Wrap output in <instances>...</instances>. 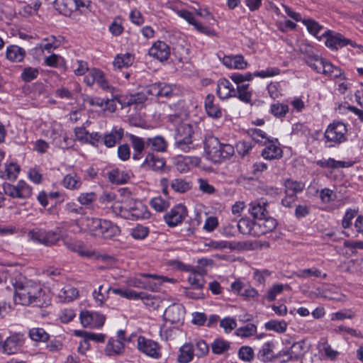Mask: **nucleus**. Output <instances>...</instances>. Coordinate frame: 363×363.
Listing matches in <instances>:
<instances>
[{
    "mask_svg": "<svg viewBox=\"0 0 363 363\" xmlns=\"http://www.w3.org/2000/svg\"><path fill=\"white\" fill-rule=\"evenodd\" d=\"M291 347L294 353L291 358H295V360L302 359L309 350V346L306 345L305 340L294 342Z\"/></svg>",
    "mask_w": 363,
    "mask_h": 363,
    "instance_id": "nucleus-41",
    "label": "nucleus"
},
{
    "mask_svg": "<svg viewBox=\"0 0 363 363\" xmlns=\"http://www.w3.org/2000/svg\"><path fill=\"white\" fill-rule=\"evenodd\" d=\"M84 82L88 86H92L96 83L102 89L113 92L114 88L111 86L106 79L104 74L96 68L90 69L89 73L84 77Z\"/></svg>",
    "mask_w": 363,
    "mask_h": 363,
    "instance_id": "nucleus-8",
    "label": "nucleus"
},
{
    "mask_svg": "<svg viewBox=\"0 0 363 363\" xmlns=\"http://www.w3.org/2000/svg\"><path fill=\"white\" fill-rule=\"evenodd\" d=\"M141 277L146 279H152V280H145V284L144 289L150 290V291H157L159 286L164 282L170 281L169 279L157 276L156 274H147V273H142L140 274Z\"/></svg>",
    "mask_w": 363,
    "mask_h": 363,
    "instance_id": "nucleus-22",
    "label": "nucleus"
},
{
    "mask_svg": "<svg viewBox=\"0 0 363 363\" xmlns=\"http://www.w3.org/2000/svg\"><path fill=\"white\" fill-rule=\"evenodd\" d=\"M21 343V336L17 334L11 335L2 345L3 352L8 354H14L18 352Z\"/></svg>",
    "mask_w": 363,
    "mask_h": 363,
    "instance_id": "nucleus-23",
    "label": "nucleus"
},
{
    "mask_svg": "<svg viewBox=\"0 0 363 363\" xmlns=\"http://www.w3.org/2000/svg\"><path fill=\"white\" fill-rule=\"evenodd\" d=\"M148 228L141 225H138L131 230V235L136 240H143L148 235Z\"/></svg>",
    "mask_w": 363,
    "mask_h": 363,
    "instance_id": "nucleus-64",
    "label": "nucleus"
},
{
    "mask_svg": "<svg viewBox=\"0 0 363 363\" xmlns=\"http://www.w3.org/2000/svg\"><path fill=\"white\" fill-rule=\"evenodd\" d=\"M86 226L90 234L96 238L109 240L121 233L119 227L108 220L87 218Z\"/></svg>",
    "mask_w": 363,
    "mask_h": 363,
    "instance_id": "nucleus-2",
    "label": "nucleus"
},
{
    "mask_svg": "<svg viewBox=\"0 0 363 363\" xmlns=\"http://www.w3.org/2000/svg\"><path fill=\"white\" fill-rule=\"evenodd\" d=\"M235 96L241 101L249 104L252 101V89L250 88V84H242L235 88Z\"/></svg>",
    "mask_w": 363,
    "mask_h": 363,
    "instance_id": "nucleus-38",
    "label": "nucleus"
},
{
    "mask_svg": "<svg viewBox=\"0 0 363 363\" xmlns=\"http://www.w3.org/2000/svg\"><path fill=\"white\" fill-rule=\"evenodd\" d=\"M262 155L267 160H275L282 156L281 148L274 143H269L262 152Z\"/></svg>",
    "mask_w": 363,
    "mask_h": 363,
    "instance_id": "nucleus-43",
    "label": "nucleus"
},
{
    "mask_svg": "<svg viewBox=\"0 0 363 363\" xmlns=\"http://www.w3.org/2000/svg\"><path fill=\"white\" fill-rule=\"evenodd\" d=\"M280 69L277 67H268L265 70L255 72L253 74L250 72H246L243 74L244 82H250L252 80L254 77L267 78L272 77L279 74Z\"/></svg>",
    "mask_w": 363,
    "mask_h": 363,
    "instance_id": "nucleus-28",
    "label": "nucleus"
},
{
    "mask_svg": "<svg viewBox=\"0 0 363 363\" xmlns=\"http://www.w3.org/2000/svg\"><path fill=\"white\" fill-rule=\"evenodd\" d=\"M257 332V327L252 323H248L244 327L239 328L236 330L235 334L242 337H248Z\"/></svg>",
    "mask_w": 363,
    "mask_h": 363,
    "instance_id": "nucleus-59",
    "label": "nucleus"
},
{
    "mask_svg": "<svg viewBox=\"0 0 363 363\" xmlns=\"http://www.w3.org/2000/svg\"><path fill=\"white\" fill-rule=\"evenodd\" d=\"M61 39H62L61 36L57 38L55 35H50L44 38L42 43L38 45L37 48L40 49L42 52L45 50L50 53L61 45Z\"/></svg>",
    "mask_w": 363,
    "mask_h": 363,
    "instance_id": "nucleus-27",
    "label": "nucleus"
},
{
    "mask_svg": "<svg viewBox=\"0 0 363 363\" xmlns=\"http://www.w3.org/2000/svg\"><path fill=\"white\" fill-rule=\"evenodd\" d=\"M165 165L163 159L155 157L152 154H148L142 164V167L146 169H150L155 171L162 169Z\"/></svg>",
    "mask_w": 363,
    "mask_h": 363,
    "instance_id": "nucleus-32",
    "label": "nucleus"
},
{
    "mask_svg": "<svg viewBox=\"0 0 363 363\" xmlns=\"http://www.w3.org/2000/svg\"><path fill=\"white\" fill-rule=\"evenodd\" d=\"M188 280L192 289H202L204 284V279L201 274L192 271L189 277Z\"/></svg>",
    "mask_w": 363,
    "mask_h": 363,
    "instance_id": "nucleus-54",
    "label": "nucleus"
},
{
    "mask_svg": "<svg viewBox=\"0 0 363 363\" xmlns=\"http://www.w3.org/2000/svg\"><path fill=\"white\" fill-rule=\"evenodd\" d=\"M129 138L134 150L133 158L135 160L141 159L143 157V152L145 149V146L146 145V141H145L142 138L132 134L129 135Z\"/></svg>",
    "mask_w": 363,
    "mask_h": 363,
    "instance_id": "nucleus-29",
    "label": "nucleus"
},
{
    "mask_svg": "<svg viewBox=\"0 0 363 363\" xmlns=\"http://www.w3.org/2000/svg\"><path fill=\"white\" fill-rule=\"evenodd\" d=\"M30 338L36 342H45L49 338V335L43 328H33L29 332Z\"/></svg>",
    "mask_w": 363,
    "mask_h": 363,
    "instance_id": "nucleus-58",
    "label": "nucleus"
},
{
    "mask_svg": "<svg viewBox=\"0 0 363 363\" xmlns=\"http://www.w3.org/2000/svg\"><path fill=\"white\" fill-rule=\"evenodd\" d=\"M118 216L125 219L133 220H138L147 217V210L145 205L142 203H138L136 204L135 208L130 214H129L128 212H126L125 210H120V211H118Z\"/></svg>",
    "mask_w": 363,
    "mask_h": 363,
    "instance_id": "nucleus-21",
    "label": "nucleus"
},
{
    "mask_svg": "<svg viewBox=\"0 0 363 363\" xmlns=\"http://www.w3.org/2000/svg\"><path fill=\"white\" fill-rule=\"evenodd\" d=\"M325 45L332 50H338L340 48L345 47L347 45L354 46L353 42L350 39L345 38L340 33L333 34L331 31L326 33Z\"/></svg>",
    "mask_w": 363,
    "mask_h": 363,
    "instance_id": "nucleus-13",
    "label": "nucleus"
},
{
    "mask_svg": "<svg viewBox=\"0 0 363 363\" xmlns=\"http://www.w3.org/2000/svg\"><path fill=\"white\" fill-rule=\"evenodd\" d=\"M265 328L267 330L282 333L286 331L287 323L284 320L278 321L271 320L265 323Z\"/></svg>",
    "mask_w": 363,
    "mask_h": 363,
    "instance_id": "nucleus-57",
    "label": "nucleus"
},
{
    "mask_svg": "<svg viewBox=\"0 0 363 363\" xmlns=\"http://www.w3.org/2000/svg\"><path fill=\"white\" fill-rule=\"evenodd\" d=\"M124 132L123 129L114 128L109 133H107L103 138L104 144L107 147L115 146L117 142L122 139Z\"/></svg>",
    "mask_w": 363,
    "mask_h": 363,
    "instance_id": "nucleus-31",
    "label": "nucleus"
},
{
    "mask_svg": "<svg viewBox=\"0 0 363 363\" xmlns=\"http://www.w3.org/2000/svg\"><path fill=\"white\" fill-rule=\"evenodd\" d=\"M79 295L78 290L71 286H66L60 289L58 297L64 302H70Z\"/></svg>",
    "mask_w": 363,
    "mask_h": 363,
    "instance_id": "nucleus-45",
    "label": "nucleus"
},
{
    "mask_svg": "<svg viewBox=\"0 0 363 363\" xmlns=\"http://www.w3.org/2000/svg\"><path fill=\"white\" fill-rule=\"evenodd\" d=\"M112 292L116 295H119L123 298H125L130 300L149 298V297L145 296L144 293H138L130 289H113Z\"/></svg>",
    "mask_w": 363,
    "mask_h": 363,
    "instance_id": "nucleus-40",
    "label": "nucleus"
},
{
    "mask_svg": "<svg viewBox=\"0 0 363 363\" xmlns=\"http://www.w3.org/2000/svg\"><path fill=\"white\" fill-rule=\"evenodd\" d=\"M96 200V194L94 192L81 193L77 198V201L85 206H90Z\"/></svg>",
    "mask_w": 363,
    "mask_h": 363,
    "instance_id": "nucleus-63",
    "label": "nucleus"
},
{
    "mask_svg": "<svg viewBox=\"0 0 363 363\" xmlns=\"http://www.w3.org/2000/svg\"><path fill=\"white\" fill-rule=\"evenodd\" d=\"M146 146L157 152H164L167 147V143L162 136L149 138L146 140Z\"/></svg>",
    "mask_w": 363,
    "mask_h": 363,
    "instance_id": "nucleus-35",
    "label": "nucleus"
},
{
    "mask_svg": "<svg viewBox=\"0 0 363 363\" xmlns=\"http://www.w3.org/2000/svg\"><path fill=\"white\" fill-rule=\"evenodd\" d=\"M294 274L296 277L300 279H308L311 277H323V278H325L327 277L326 274H322L321 271L315 267L300 269L298 272H295Z\"/></svg>",
    "mask_w": 363,
    "mask_h": 363,
    "instance_id": "nucleus-51",
    "label": "nucleus"
},
{
    "mask_svg": "<svg viewBox=\"0 0 363 363\" xmlns=\"http://www.w3.org/2000/svg\"><path fill=\"white\" fill-rule=\"evenodd\" d=\"M177 13L179 16L186 21L189 24L194 26V28L200 33L208 36H214L216 35V32L213 30L199 23L195 19L194 14L190 11L184 9L178 10L177 11Z\"/></svg>",
    "mask_w": 363,
    "mask_h": 363,
    "instance_id": "nucleus-12",
    "label": "nucleus"
},
{
    "mask_svg": "<svg viewBox=\"0 0 363 363\" xmlns=\"http://www.w3.org/2000/svg\"><path fill=\"white\" fill-rule=\"evenodd\" d=\"M145 94L157 98H170L173 95V89L171 84L165 82H155L147 86L145 89Z\"/></svg>",
    "mask_w": 363,
    "mask_h": 363,
    "instance_id": "nucleus-11",
    "label": "nucleus"
},
{
    "mask_svg": "<svg viewBox=\"0 0 363 363\" xmlns=\"http://www.w3.org/2000/svg\"><path fill=\"white\" fill-rule=\"evenodd\" d=\"M134 61V57L130 53L118 55L113 62V66L117 69H122L130 67Z\"/></svg>",
    "mask_w": 363,
    "mask_h": 363,
    "instance_id": "nucleus-46",
    "label": "nucleus"
},
{
    "mask_svg": "<svg viewBox=\"0 0 363 363\" xmlns=\"http://www.w3.org/2000/svg\"><path fill=\"white\" fill-rule=\"evenodd\" d=\"M111 286H105L101 285L99 286L98 290H94L93 292V297L95 301L100 305H103L106 300L108 298L110 291H112Z\"/></svg>",
    "mask_w": 363,
    "mask_h": 363,
    "instance_id": "nucleus-49",
    "label": "nucleus"
},
{
    "mask_svg": "<svg viewBox=\"0 0 363 363\" xmlns=\"http://www.w3.org/2000/svg\"><path fill=\"white\" fill-rule=\"evenodd\" d=\"M186 216V207L182 204H178L164 216V219L167 225L172 228L180 224Z\"/></svg>",
    "mask_w": 363,
    "mask_h": 363,
    "instance_id": "nucleus-10",
    "label": "nucleus"
},
{
    "mask_svg": "<svg viewBox=\"0 0 363 363\" xmlns=\"http://www.w3.org/2000/svg\"><path fill=\"white\" fill-rule=\"evenodd\" d=\"M255 223L256 233H254V236H259L272 232L277 225L276 220L268 216L256 220Z\"/></svg>",
    "mask_w": 363,
    "mask_h": 363,
    "instance_id": "nucleus-14",
    "label": "nucleus"
},
{
    "mask_svg": "<svg viewBox=\"0 0 363 363\" xmlns=\"http://www.w3.org/2000/svg\"><path fill=\"white\" fill-rule=\"evenodd\" d=\"M192 187L191 182L184 179H174L171 182V188L177 193L184 194L189 191Z\"/></svg>",
    "mask_w": 363,
    "mask_h": 363,
    "instance_id": "nucleus-47",
    "label": "nucleus"
},
{
    "mask_svg": "<svg viewBox=\"0 0 363 363\" xmlns=\"http://www.w3.org/2000/svg\"><path fill=\"white\" fill-rule=\"evenodd\" d=\"M284 186L285 193L287 196L296 198V194L303 190L305 184L303 182L289 179L285 181Z\"/></svg>",
    "mask_w": 363,
    "mask_h": 363,
    "instance_id": "nucleus-33",
    "label": "nucleus"
},
{
    "mask_svg": "<svg viewBox=\"0 0 363 363\" xmlns=\"http://www.w3.org/2000/svg\"><path fill=\"white\" fill-rule=\"evenodd\" d=\"M184 308L179 304L169 306L164 313V317L167 321L172 323H177L184 318Z\"/></svg>",
    "mask_w": 363,
    "mask_h": 363,
    "instance_id": "nucleus-17",
    "label": "nucleus"
},
{
    "mask_svg": "<svg viewBox=\"0 0 363 363\" xmlns=\"http://www.w3.org/2000/svg\"><path fill=\"white\" fill-rule=\"evenodd\" d=\"M248 211L252 216L257 220L267 216L268 213L266 209V203L264 202L262 203L260 202L250 203Z\"/></svg>",
    "mask_w": 363,
    "mask_h": 363,
    "instance_id": "nucleus-34",
    "label": "nucleus"
},
{
    "mask_svg": "<svg viewBox=\"0 0 363 363\" xmlns=\"http://www.w3.org/2000/svg\"><path fill=\"white\" fill-rule=\"evenodd\" d=\"M60 240V235L54 231H46L44 230L43 245L51 246L55 245Z\"/></svg>",
    "mask_w": 363,
    "mask_h": 363,
    "instance_id": "nucleus-62",
    "label": "nucleus"
},
{
    "mask_svg": "<svg viewBox=\"0 0 363 363\" xmlns=\"http://www.w3.org/2000/svg\"><path fill=\"white\" fill-rule=\"evenodd\" d=\"M289 111V107L286 104L274 103L271 105L270 112L276 117H284Z\"/></svg>",
    "mask_w": 363,
    "mask_h": 363,
    "instance_id": "nucleus-60",
    "label": "nucleus"
},
{
    "mask_svg": "<svg viewBox=\"0 0 363 363\" xmlns=\"http://www.w3.org/2000/svg\"><path fill=\"white\" fill-rule=\"evenodd\" d=\"M2 186L4 194L13 199H27L32 195V187L23 180L18 181L16 185L4 182Z\"/></svg>",
    "mask_w": 363,
    "mask_h": 363,
    "instance_id": "nucleus-5",
    "label": "nucleus"
},
{
    "mask_svg": "<svg viewBox=\"0 0 363 363\" xmlns=\"http://www.w3.org/2000/svg\"><path fill=\"white\" fill-rule=\"evenodd\" d=\"M230 348V343L221 338L216 339L211 344L213 353L221 354L228 351Z\"/></svg>",
    "mask_w": 363,
    "mask_h": 363,
    "instance_id": "nucleus-52",
    "label": "nucleus"
},
{
    "mask_svg": "<svg viewBox=\"0 0 363 363\" xmlns=\"http://www.w3.org/2000/svg\"><path fill=\"white\" fill-rule=\"evenodd\" d=\"M194 346L191 344H185L179 350L178 361L180 363H189L193 359L194 355Z\"/></svg>",
    "mask_w": 363,
    "mask_h": 363,
    "instance_id": "nucleus-42",
    "label": "nucleus"
},
{
    "mask_svg": "<svg viewBox=\"0 0 363 363\" xmlns=\"http://www.w3.org/2000/svg\"><path fill=\"white\" fill-rule=\"evenodd\" d=\"M223 144L220 143L217 138L208 140L205 145L206 152L208 158L213 162H219L218 150L221 148Z\"/></svg>",
    "mask_w": 363,
    "mask_h": 363,
    "instance_id": "nucleus-25",
    "label": "nucleus"
},
{
    "mask_svg": "<svg viewBox=\"0 0 363 363\" xmlns=\"http://www.w3.org/2000/svg\"><path fill=\"white\" fill-rule=\"evenodd\" d=\"M11 283L15 289L14 301L16 303L23 306H41L42 289L40 285L28 280L21 275L12 279Z\"/></svg>",
    "mask_w": 363,
    "mask_h": 363,
    "instance_id": "nucleus-1",
    "label": "nucleus"
},
{
    "mask_svg": "<svg viewBox=\"0 0 363 363\" xmlns=\"http://www.w3.org/2000/svg\"><path fill=\"white\" fill-rule=\"evenodd\" d=\"M317 164L323 168H344L346 167V162L343 161H337L333 158H328L327 160H321L317 161Z\"/></svg>",
    "mask_w": 363,
    "mask_h": 363,
    "instance_id": "nucleus-56",
    "label": "nucleus"
},
{
    "mask_svg": "<svg viewBox=\"0 0 363 363\" xmlns=\"http://www.w3.org/2000/svg\"><path fill=\"white\" fill-rule=\"evenodd\" d=\"M235 88L232 83L225 79H220L217 84V94L221 99H226L235 96Z\"/></svg>",
    "mask_w": 363,
    "mask_h": 363,
    "instance_id": "nucleus-16",
    "label": "nucleus"
},
{
    "mask_svg": "<svg viewBox=\"0 0 363 363\" xmlns=\"http://www.w3.org/2000/svg\"><path fill=\"white\" fill-rule=\"evenodd\" d=\"M240 296L247 301H257L259 297V293L255 288L246 284Z\"/></svg>",
    "mask_w": 363,
    "mask_h": 363,
    "instance_id": "nucleus-61",
    "label": "nucleus"
},
{
    "mask_svg": "<svg viewBox=\"0 0 363 363\" xmlns=\"http://www.w3.org/2000/svg\"><path fill=\"white\" fill-rule=\"evenodd\" d=\"M150 204L157 212H163L170 206L169 201L161 196L152 199Z\"/></svg>",
    "mask_w": 363,
    "mask_h": 363,
    "instance_id": "nucleus-53",
    "label": "nucleus"
},
{
    "mask_svg": "<svg viewBox=\"0 0 363 363\" xmlns=\"http://www.w3.org/2000/svg\"><path fill=\"white\" fill-rule=\"evenodd\" d=\"M105 316L95 311H83L80 313L82 325L86 328H99L105 322Z\"/></svg>",
    "mask_w": 363,
    "mask_h": 363,
    "instance_id": "nucleus-9",
    "label": "nucleus"
},
{
    "mask_svg": "<svg viewBox=\"0 0 363 363\" xmlns=\"http://www.w3.org/2000/svg\"><path fill=\"white\" fill-rule=\"evenodd\" d=\"M63 186L70 190H77L81 188L82 180L75 173L68 174L62 179Z\"/></svg>",
    "mask_w": 363,
    "mask_h": 363,
    "instance_id": "nucleus-37",
    "label": "nucleus"
},
{
    "mask_svg": "<svg viewBox=\"0 0 363 363\" xmlns=\"http://www.w3.org/2000/svg\"><path fill=\"white\" fill-rule=\"evenodd\" d=\"M26 55V51L16 45H10L6 49V58L11 62H21Z\"/></svg>",
    "mask_w": 363,
    "mask_h": 363,
    "instance_id": "nucleus-18",
    "label": "nucleus"
},
{
    "mask_svg": "<svg viewBox=\"0 0 363 363\" xmlns=\"http://www.w3.org/2000/svg\"><path fill=\"white\" fill-rule=\"evenodd\" d=\"M137 347L139 351L152 358L159 359L162 356L159 343L144 336L138 337Z\"/></svg>",
    "mask_w": 363,
    "mask_h": 363,
    "instance_id": "nucleus-7",
    "label": "nucleus"
},
{
    "mask_svg": "<svg viewBox=\"0 0 363 363\" xmlns=\"http://www.w3.org/2000/svg\"><path fill=\"white\" fill-rule=\"evenodd\" d=\"M149 55L160 61H164L168 59L170 49L164 42L157 41L149 50Z\"/></svg>",
    "mask_w": 363,
    "mask_h": 363,
    "instance_id": "nucleus-15",
    "label": "nucleus"
},
{
    "mask_svg": "<svg viewBox=\"0 0 363 363\" xmlns=\"http://www.w3.org/2000/svg\"><path fill=\"white\" fill-rule=\"evenodd\" d=\"M347 131L346 125L343 123L333 122L328 126L324 136L326 142L330 143L329 146H335L347 140Z\"/></svg>",
    "mask_w": 363,
    "mask_h": 363,
    "instance_id": "nucleus-4",
    "label": "nucleus"
},
{
    "mask_svg": "<svg viewBox=\"0 0 363 363\" xmlns=\"http://www.w3.org/2000/svg\"><path fill=\"white\" fill-rule=\"evenodd\" d=\"M291 134L308 140L311 133L307 125L303 123H297L292 126Z\"/></svg>",
    "mask_w": 363,
    "mask_h": 363,
    "instance_id": "nucleus-50",
    "label": "nucleus"
},
{
    "mask_svg": "<svg viewBox=\"0 0 363 363\" xmlns=\"http://www.w3.org/2000/svg\"><path fill=\"white\" fill-rule=\"evenodd\" d=\"M215 97L213 94H208L204 101L206 111L208 116L213 118H219L222 116V111L218 105L214 104Z\"/></svg>",
    "mask_w": 363,
    "mask_h": 363,
    "instance_id": "nucleus-26",
    "label": "nucleus"
},
{
    "mask_svg": "<svg viewBox=\"0 0 363 363\" xmlns=\"http://www.w3.org/2000/svg\"><path fill=\"white\" fill-rule=\"evenodd\" d=\"M200 159L197 157H184L176 162V168L181 173L189 172L191 168L200 164Z\"/></svg>",
    "mask_w": 363,
    "mask_h": 363,
    "instance_id": "nucleus-24",
    "label": "nucleus"
},
{
    "mask_svg": "<svg viewBox=\"0 0 363 363\" xmlns=\"http://www.w3.org/2000/svg\"><path fill=\"white\" fill-rule=\"evenodd\" d=\"M285 288H289L288 285H284L281 284H274L268 289L264 298L269 301H273L276 299V297L278 295L283 292Z\"/></svg>",
    "mask_w": 363,
    "mask_h": 363,
    "instance_id": "nucleus-55",
    "label": "nucleus"
},
{
    "mask_svg": "<svg viewBox=\"0 0 363 363\" xmlns=\"http://www.w3.org/2000/svg\"><path fill=\"white\" fill-rule=\"evenodd\" d=\"M306 63L314 71L330 78H337L342 76V70L335 67L330 62L319 57L318 55H308L305 57Z\"/></svg>",
    "mask_w": 363,
    "mask_h": 363,
    "instance_id": "nucleus-3",
    "label": "nucleus"
},
{
    "mask_svg": "<svg viewBox=\"0 0 363 363\" xmlns=\"http://www.w3.org/2000/svg\"><path fill=\"white\" fill-rule=\"evenodd\" d=\"M53 6L60 13L65 16H70L75 6L73 0H55Z\"/></svg>",
    "mask_w": 363,
    "mask_h": 363,
    "instance_id": "nucleus-30",
    "label": "nucleus"
},
{
    "mask_svg": "<svg viewBox=\"0 0 363 363\" xmlns=\"http://www.w3.org/2000/svg\"><path fill=\"white\" fill-rule=\"evenodd\" d=\"M223 64L230 69H244L247 67V62L242 55H225L222 59Z\"/></svg>",
    "mask_w": 363,
    "mask_h": 363,
    "instance_id": "nucleus-20",
    "label": "nucleus"
},
{
    "mask_svg": "<svg viewBox=\"0 0 363 363\" xmlns=\"http://www.w3.org/2000/svg\"><path fill=\"white\" fill-rule=\"evenodd\" d=\"M124 350V344L121 340L110 339L106 347V352L108 355L112 356L120 354Z\"/></svg>",
    "mask_w": 363,
    "mask_h": 363,
    "instance_id": "nucleus-48",
    "label": "nucleus"
},
{
    "mask_svg": "<svg viewBox=\"0 0 363 363\" xmlns=\"http://www.w3.org/2000/svg\"><path fill=\"white\" fill-rule=\"evenodd\" d=\"M274 348L275 345L272 341L265 342L259 350L257 354V358L264 362H272L277 358L274 352Z\"/></svg>",
    "mask_w": 363,
    "mask_h": 363,
    "instance_id": "nucleus-19",
    "label": "nucleus"
},
{
    "mask_svg": "<svg viewBox=\"0 0 363 363\" xmlns=\"http://www.w3.org/2000/svg\"><path fill=\"white\" fill-rule=\"evenodd\" d=\"M237 228L243 235H254L256 233V223L249 218H241L237 223Z\"/></svg>",
    "mask_w": 363,
    "mask_h": 363,
    "instance_id": "nucleus-36",
    "label": "nucleus"
},
{
    "mask_svg": "<svg viewBox=\"0 0 363 363\" xmlns=\"http://www.w3.org/2000/svg\"><path fill=\"white\" fill-rule=\"evenodd\" d=\"M192 126L188 123H184L176 128V134L174 138L177 147L184 152L189 151L192 144Z\"/></svg>",
    "mask_w": 363,
    "mask_h": 363,
    "instance_id": "nucleus-6",
    "label": "nucleus"
},
{
    "mask_svg": "<svg viewBox=\"0 0 363 363\" xmlns=\"http://www.w3.org/2000/svg\"><path fill=\"white\" fill-rule=\"evenodd\" d=\"M108 179L112 183L122 184L126 183L130 179V174L125 171L115 169L108 173Z\"/></svg>",
    "mask_w": 363,
    "mask_h": 363,
    "instance_id": "nucleus-44",
    "label": "nucleus"
},
{
    "mask_svg": "<svg viewBox=\"0 0 363 363\" xmlns=\"http://www.w3.org/2000/svg\"><path fill=\"white\" fill-rule=\"evenodd\" d=\"M20 172V167L14 162L5 164L4 171L0 170V177L9 180H15Z\"/></svg>",
    "mask_w": 363,
    "mask_h": 363,
    "instance_id": "nucleus-39",
    "label": "nucleus"
}]
</instances>
